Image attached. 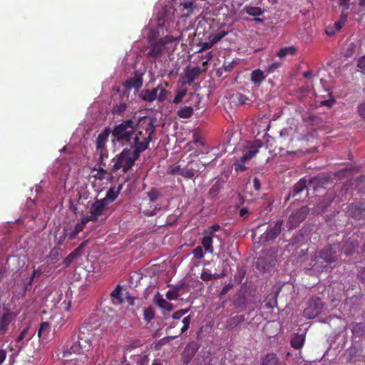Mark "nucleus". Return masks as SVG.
Segmentation results:
<instances>
[{
    "instance_id": "obj_40",
    "label": "nucleus",
    "mask_w": 365,
    "mask_h": 365,
    "mask_svg": "<svg viewBox=\"0 0 365 365\" xmlns=\"http://www.w3.org/2000/svg\"><path fill=\"white\" fill-rule=\"evenodd\" d=\"M155 313L154 309L150 306L144 309L143 319L147 322H150L155 318Z\"/></svg>"
},
{
    "instance_id": "obj_23",
    "label": "nucleus",
    "mask_w": 365,
    "mask_h": 365,
    "mask_svg": "<svg viewBox=\"0 0 365 365\" xmlns=\"http://www.w3.org/2000/svg\"><path fill=\"white\" fill-rule=\"evenodd\" d=\"M192 171L193 172L195 178L198 177L200 173L205 171L207 163L202 162L200 160H192L188 163Z\"/></svg>"
},
{
    "instance_id": "obj_28",
    "label": "nucleus",
    "mask_w": 365,
    "mask_h": 365,
    "mask_svg": "<svg viewBox=\"0 0 365 365\" xmlns=\"http://www.w3.org/2000/svg\"><path fill=\"white\" fill-rule=\"evenodd\" d=\"M223 182L217 180L210 187L208 192V196L210 198L214 200L216 199L223 187Z\"/></svg>"
},
{
    "instance_id": "obj_16",
    "label": "nucleus",
    "mask_w": 365,
    "mask_h": 365,
    "mask_svg": "<svg viewBox=\"0 0 365 365\" xmlns=\"http://www.w3.org/2000/svg\"><path fill=\"white\" fill-rule=\"evenodd\" d=\"M16 314L7 311L0 317V336L4 335L9 330L10 324L16 319Z\"/></svg>"
},
{
    "instance_id": "obj_8",
    "label": "nucleus",
    "mask_w": 365,
    "mask_h": 365,
    "mask_svg": "<svg viewBox=\"0 0 365 365\" xmlns=\"http://www.w3.org/2000/svg\"><path fill=\"white\" fill-rule=\"evenodd\" d=\"M263 143L260 140L253 141L248 147V150L245 152L239 160L234 163L235 170L237 172H243L247 168L245 163L251 160L258 153L259 149L262 148Z\"/></svg>"
},
{
    "instance_id": "obj_27",
    "label": "nucleus",
    "mask_w": 365,
    "mask_h": 365,
    "mask_svg": "<svg viewBox=\"0 0 365 365\" xmlns=\"http://www.w3.org/2000/svg\"><path fill=\"white\" fill-rule=\"evenodd\" d=\"M245 320L244 315H236L230 317L226 322V328L228 329H233Z\"/></svg>"
},
{
    "instance_id": "obj_56",
    "label": "nucleus",
    "mask_w": 365,
    "mask_h": 365,
    "mask_svg": "<svg viewBox=\"0 0 365 365\" xmlns=\"http://www.w3.org/2000/svg\"><path fill=\"white\" fill-rule=\"evenodd\" d=\"M66 228L64 227L63 230V232L62 234L59 236V237H56V245L57 246H61L63 242H64V240L68 238V236L67 235H66Z\"/></svg>"
},
{
    "instance_id": "obj_34",
    "label": "nucleus",
    "mask_w": 365,
    "mask_h": 365,
    "mask_svg": "<svg viewBox=\"0 0 365 365\" xmlns=\"http://www.w3.org/2000/svg\"><path fill=\"white\" fill-rule=\"evenodd\" d=\"M305 336L303 334H295L293 338L291 339L290 344L291 346L296 349H299L302 348L304 344Z\"/></svg>"
},
{
    "instance_id": "obj_48",
    "label": "nucleus",
    "mask_w": 365,
    "mask_h": 365,
    "mask_svg": "<svg viewBox=\"0 0 365 365\" xmlns=\"http://www.w3.org/2000/svg\"><path fill=\"white\" fill-rule=\"evenodd\" d=\"M159 88V94H157V99L159 102H163L168 98V91L165 88L162 87L160 85Z\"/></svg>"
},
{
    "instance_id": "obj_42",
    "label": "nucleus",
    "mask_w": 365,
    "mask_h": 365,
    "mask_svg": "<svg viewBox=\"0 0 365 365\" xmlns=\"http://www.w3.org/2000/svg\"><path fill=\"white\" fill-rule=\"evenodd\" d=\"M50 331L49 324L46 322H43L41 323L39 326V329L38 331V336L39 337H42L48 334Z\"/></svg>"
},
{
    "instance_id": "obj_21",
    "label": "nucleus",
    "mask_w": 365,
    "mask_h": 365,
    "mask_svg": "<svg viewBox=\"0 0 365 365\" xmlns=\"http://www.w3.org/2000/svg\"><path fill=\"white\" fill-rule=\"evenodd\" d=\"M159 88L160 86H158L152 90L143 89L139 93V97L143 101L152 103L157 99V93L158 92Z\"/></svg>"
},
{
    "instance_id": "obj_53",
    "label": "nucleus",
    "mask_w": 365,
    "mask_h": 365,
    "mask_svg": "<svg viewBox=\"0 0 365 365\" xmlns=\"http://www.w3.org/2000/svg\"><path fill=\"white\" fill-rule=\"evenodd\" d=\"M190 321H191V317L190 315L183 318V319H182L183 326L181 328V333L185 332L189 329L190 324Z\"/></svg>"
},
{
    "instance_id": "obj_10",
    "label": "nucleus",
    "mask_w": 365,
    "mask_h": 365,
    "mask_svg": "<svg viewBox=\"0 0 365 365\" xmlns=\"http://www.w3.org/2000/svg\"><path fill=\"white\" fill-rule=\"evenodd\" d=\"M323 307L324 304L319 298L309 299L303 312V315L307 319H314L322 313Z\"/></svg>"
},
{
    "instance_id": "obj_7",
    "label": "nucleus",
    "mask_w": 365,
    "mask_h": 365,
    "mask_svg": "<svg viewBox=\"0 0 365 365\" xmlns=\"http://www.w3.org/2000/svg\"><path fill=\"white\" fill-rule=\"evenodd\" d=\"M146 195L149 199V203L143 204L140 207L141 212L147 216L152 217L155 215L162 208L160 204L153 205L151 203L156 202L160 197H163V194L155 187H152Z\"/></svg>"
},
{
    "instance_id": "obj_49",
    "label": "nucleus",
    "mask_w": 365,
    "mask_h": 365,
    "mask_svg": "<svg viewBox=\"0 0 365 365\" xmlns=\"http://www.w3.org/2000/svg\"><path fill=\"white\" fill-rule=\"evenodd\" d=\"M351 330L354 334L362 335L363 334H364L363 325L361 323H356L353 324Z\"/></svg>"
},
{
    "instance_id": "obj_11",
    "label": "nucleus",
    "mask_w": 365,
    "mask_h": 365,
    "mask_svg": "<svg viewBox=\"0 0 365 365\" xmlns=\"http://www.w3.org/2000/svg\"><path fill=\"white\" fill-rule=\"evenodd\" d=\"M309 208L307 206L294 210L287 220L289 229L292 230L297 227L303 222L309 213Z\"/></svg>"
},
{
    "instance_id": "obj_41",
    "label": "nucleus",
    "mask_w": 365,
    "mask_h": 365,
    "mask_svg": "<svg viewBox=\"0 0 365 365\" xmlns=\"http://www.w3.org/2000/svg\"><path fill=\"white\" fill-rule=\"evenodd\" d=\"M356 247V245L353 242L347 241L344 245L342 250L346 255H350L354 252Z\"/></svg>"
},
{
    "instance_id": "obj_1",
    "label": "nucleus",
    "mask_w": 365,
    "mask_h": 365,
    "mask_svg": "<svg viewBox=\"0 0 365 365\" xmlns=\"http://www.w3.org/2000/svg\"><path fill=\"white\" fill-rule=\"evenodd\" d=\"M341 250L340 243H333L317 251L312 259V269L317 273L331 272L336 266Z\"/></svg>"
},
{
    "instance_id": "obj_31",
    "label": "nucleus",
    "mask_w": 365,
    "mask_h": 365,
    "mask_svg": "<svg viewBox=\"0 0 365 365\" xmlns=\"http://www.w3.org/2000/svg\"><path fill=\"white\" fill-rule=\"evenodd\" d=\"M266 78V76L264 74V72L260 69L254 70L251 73L250 79L251 81L259 85Z\"/></svg>"
},
{
    "instance_id": "obj_13",
    "label": "nucleus",
    "mask_w": 365,
    "mask_h": 365,
    "mask_svg": "<svg viewBox=\"0 0 365 365\" xmlns=\"http://www.w3.org/2000/svg\"><path fill=\"white\" fill-rule=\"evenodd\" d=\"M283 220H277L274 226H269L267 230L261 235V240L264 242H269L275 240L281 233Z\"/></svg>"
},
{
    "instance_id": "obj_3",
    "label": "nucleus",
    "mask_w": 365,
    "mask_h": 365,
    "mask_svg": "<svg viewBox=\"0 0 365 365\" xmlns=\"http://www.w3.org/2000/svg\"><path fill=\"white\" fill-rule=\"evenodd\" d=\"M133 143L130 148H133V152L137 156L149 148L150 143L153 140L155 135V127L153 120L148 123L143 121L137 128Z\"/></svg>"
},
{
    "instance_id": "obj_58",
    "label": "nucleus",
    "mask_w": 365,
    "mask_h": 365,
    "mask_svg": "<svg viewBox=\"0 0 365 365\" xmlns=\"http://www.w3.org/2000/svg\"><path fill=\"white\" fill-rule=\"evenodd\" d=\"M120 294H121V287L120 285H118L115 289L111 292L110 296L118 299L120 302H122L120 299Z\"/></svg>"
},
{
    "instance_id": "obj_54",
    "label": "nucleus",
    "mask_w": 365,
    "mask_h": 365,
    "mask_svg": "<svg viewBox=\"0 0 365 365\" xmlns=\"http://www.w3.org/2000/svg\"><path fill=\"white\" fill-rule=\"evenodd\" d=\"M192 254L194 255V257L196 259H202L204 257V253H203L202 247H200V246L196 247L192 250Z\"/></svg>"
},
{
    "instance_id": "obj_62",
    "label": "nucleus",
    "mask_w": 365,
    "mask_h": 365,
    "mask_svg": "<svg viewBox=\"0 0 365 365\" xmlns=\"http://www.w3.org/2000/svg\"><path fill=\"white\" fill-rule=\"evenodd\" d=\"M320 182L321 178L319 176H314L309 179L308 185H313V187L315 189V187L317 186Z\"/></svg>"
},
{
    "instance_id": "obj_33",
    "label": "nucleus",
    "mask_w": 365,
    "mask_h": 365,
    "mask_svg": "<svg viewBox=\"0 0 365 365\" xmlns=\"http://www.w3.org/2000/svg\"><path fill=\"white\" fill-rule=\"evenodd\" d=\"M307 187V180L304 178H301L294 186L292 195L293 197H297Z\"/></svg>"
},
{
    "instance_id": "obj_60",
    "label": "nucleus",
    "mask_w": 365,
    "mask_h": 365,
    "mask_svg": "<svg viewBox=\"0 0 365 365\" xmlns=\"http://www.w3.org/2000/svg\"><path fill=\"white\" fill-rule=\"evenodd\" d=\"M200 278L203 280V281H210V280H212V274L210 273V272L207 269H203L201 274H200Z\"/></svg>"
},
{
    "instance_id": "obj_4",
    "label": "nucleus",
    "mask_w": 365,
    "mask_h": 365,
    "mask_svg": "<svg viewBox=\"0 0 365 365\" xmlns=\"http://www.w3.org/2000/svg\"><path fill=\"white\" fill-rule=\"evenodd\" d=\"M140 156L135 155V153L131 150V148H124L118 155L112 160L113 165L110 168V173H115L122 168L123 173H128L132 169L136 160L139 159Z\"/></svg>"
},
{
    "instance_id": "obj_57",
    "label": "nucleus",
    "mask_w": 365,
    "mask_h": 365,
    "mask_svg": "<svg viewBox=\"0 0 365 365\" xmlns=\"http://www.w3.org/2000/svg\"><path fill=\"white\" fill-rule=\"evenodd\" d=\"M99 153V158L98 160L97 165L105 166L106 163H104V160L108 158V152H98Z\"/></svg>"
},
{
    "instance_id": "obj_9",
    "label": "nucleus",
    "mask_w": 365,
    "mask_h": 365,
    "mask_svg": "<svg viewBox=\"0 0 365 365\" xmlns=\"http://www.w3.org/2000/svg\"><path fill=\"white\" fill-rule=\"evenodd\" d=\"M108 203L105 200L96 199L90 207V215L82 217L87 223L90 221L96 222L98 217L103 214V212L108 209Z\"/></svg>"
},
{
    "instance_id": "obj_2",
    "label": "nucleus",
    "mask_w": 365,
    "mask_h": 365,
    "mask_svg": "<svg viewBox=\"0 0 365 365\" xmlns=\"http://www.w3.org/2000/svg\"><path fill=\"white\" fill-rule=\"evenodd\" d=\"M159 31H156L153 29H150L148 35L149 46L147 53V58L151 63H155L157 59L161 57L165 53L166 45L174 42L180 41L182 38V33L179 31L175 35H166L163 38H158Z\"/></svg>"
},
{
    "instance_id": "obj_55",
    "label": "nucleus",
    "mask_w": 365,
    "mask_h": 365,
    "mask_svg": "<svg viewBox=\"0 0 365 365\" xmlns=\"http://www.w3.org/2000/svg\"><path fill=\"white\" fill-rule=\"evenodd\" d=\"M214 46V43H212L211 40H209V41L203 42L202 43L200 46V49L197 51V53H200L203 51L208 50Z\"/></svg>"
},
{
    "instance_id": "obj_5",
    "label": "nucleus",
    "mask_w": 365,
    "mask_h": 365,
    "mask_svg": "<svg viewBox=\"0 0 365 365\" xmlns=\"http://www.w3.org/2000/svg\"><path fill=\"white\" fill-rule=\"evenodd\" d=\"M138 123L132 119L123 120L120 123L115 125L110 133L118 143H128L135 134L138 128Z\"/></svg>"
},
{
    "instance_id": "obj_6",
    "label": "nucleus",
    "mask_w": 365,
    "mask_h": 365,
    "mask_svg": "<svg viewBox=\"0 0 365 365\" xmlns=\"http://www.w3.org/2000/svg\"><path fill=\"white\" fill-rule=\"evenodd\" d=\"M307 140L306 136L300 137L297 133H294L292 136L281 135V144L284 146L283 149L286 150L289 155L304 153L303 145Z\"/></svg>"
},
{
    "instance_id": "obj_35",
    "label": "nucleus",
    "mask_w": 365,
    "mask_h": 365,
    "mask_svg": "<svg viewBox=\"0 0 365 365\" xmlns=\"http://www.w3.org/2000/svg\"><path fill=\"white\" fill-rule=\"evenodd\" d=\"M279 359L276 354L268 353L262 360V365H278Z\"/></svg>"
},
{
    "instance_id": "obj_22",
    "label": "nucleus",
    "mask_w": 365,
    "mask_h": 365,
    "mask_svg": "<svg viewBox=\"0 0 365 365\" xmlns=\"http://www.w3.org/2000/svg\"><path fill=\"white\" fill-rule=\"evenodd\" d=\"M87 241L83 242L76 249L72 251L64 259L63 264L66 267H68L73 260L82 255V250L85 247Z\"/></svg>"
},
{
    "instance_id": "obj_59",
    "label": "nucleus",
    "mask_w": 365,
    "mask_h": 365,
    "mask_svg": "<svg viewBox=\"0 0 365 365\" xmlns=\"http://www.w3.org/2000/svg\"><path fill=\"white\" fill-rule=\"evenodd\" d=\"M282 66L281 62H273L267 66L269 73H274L276 70Z\"/></svg>"
},
{
    "instance_id": "obj_15",
    "label": "nucleus",
    "mask_w": 365,
    "mask_h": 365,
    "mask_svg": "<svg viewBox=\"0 0 365 365\" xmlns=\"http://www.w3.org/2000/svg\"><path fill=\"white\" fill-rule=\"evenodd\" d=\"M199 346L195 342H190L187 344L181 355V361L183 364H190L196 352L198 351Z\"/></svg>"
},
{
    "instance_id": "obj_52",
    "label": "nucleus",
    "mask_w": 365,
    "mask_h": 365,
    "mask_svg": "<svg viewBox=\"0 0 365 365\" xmlns=\"http://www.w3.org/2000/svg\"><path fill=\"white\" fill-rule=\"evenodd\" d=\"M182 168H181L179 165H173L168 168V173L172 175L178 174L181 175Z\"/></svg>"
},
{
    "instance_id": "obj_63",
    "label": "nucleus",
    "mask_w": 365,
    "mask_h": 365,
    "mask_svg": "<svg viewBox=\"0 0 365 365\" xmlns=\"http://www.w3.org/2000/svg\"><path fill=\"white\" fill-rule=\"evenodd\" d=\"M233 287V284L232 283H229L223 287L222 290L220 292V296L222 297L225 296L229 291Z\"/></svg>"
},
{
    "instance_id": "obj_25",
    "label": "nucleus",
    "mask_w": 365,
    "mask_h": 365,
    "mask_svg": "<svg viewBox=\"0 0 365 365\" xmlns=\"http://www.w3.org/2000/svg\"><path fill=\"white\" fill-rule=\"evenodd\" d=\"M153 300L162 309L170 312L174 309L173 304L166 301L159 292L156 294Z\"/></svg>"
},
{
    "instance_id": "obj_43",
    "label": "nucleus",
    "mask_w": 365,
    "mask_h": 365,
    "mask_svg": "<svg viewBox=\"0 0 365 365\" xmlns=\"http://www.w3.org/2000/svg\"><path fill=\"white\" fill-rule=\"evenodd\" d=\"M181 176L186 179L195 178L188 163L182 168Z\"/></svg>"
},
{
    "instance_id": "obj_38",
    "label": "nucleus",
    "mask_w": 365,
    "mask_h": 365,
    "mask_svg": "<svg viewBox=\"0 0 365 365\" xmlns=\"http://www.w3.org/2000/svg\"><path fill=\"white\" fill-rule=\"evenodd\" d=\"M213 238L211 237V236L205 235L202 239V245L205 250V251L212 253L213 252Z\"/></svg>"
},
{
    "instance_id": "obj_30",
    "label": "nucleus",
    "mask_w": 365,
    "mask_h": 365,
    "mask_svg": "<svg viewBox=\"0 0 365 365\" xmlns=\"http://www.w3.org/2000/svg\"><path fill=\"white\" fill-rule=\"evenodd\" d=\"M297 53V48L294 46L281 48L277 53V56L280 58H285L287 56H294Z\"/></svg>"
},
{
    "instance_id": "obj_47",
    "label": "nucleus",
    "mask_w": 365,
    "mask_h": 365,
    "mask_svg": "<svg viewBox=\"0 0 365 365\" xmlns=\"http://www.w3.org/2000/svg\"><path fill=\"white\" fill-rule=\"evenodd\" d=\"M228 34L227 31H222L215 34L214 36H209V40H211L214 45L223 38Z\"/></svg>"
},
{
    "instance_id": "obj_14",
    "label": "nucleus",
    "mask_w": 365,
    "mask_h": 365,
    "mask_svg": "<svg viewBox=\"0 0 365 365\" xmlns=\"http://www.w3.org/2000/svg\"><path fill=\"white\" fill-rule=\"evenodd\" d=\"M110 134V128H105L103 131L98 135L96 141V147L97 152H108L107 149V142Z\"/></svg>"
},
{
    "instance_id": "obj_32",
    "label": "nucleus",
    "mask_w": 365,
    "mask_h": 365,
    "mask_svg": "<svg viewBox=\"0 0 365 365\" xmlns=\"http://www.w3.org/2000/svg\"><path fill=\"white\" fill-rule=\"evenodd\" d=\"M120 187H118V189H116L115 187L109 188L106 192V197L102 200H105L108 204L109 202H113L118 197L120 193Z\"/></svg>"
},
{
    "instance_id": "obj_45",
    "label": "nucleus",
    "mask_w": 365,
    "mask_h": 365,
    "mask_svg": "<svg viewBox=\"0 0 365 365\" xmlns=\"http://www.w3.org/2000/svg\"><path fill=\"white\" fill-rule=\"evenodd\" d=\"M187 88H182L180 91H178L173 101V103L177 105L181 103L183 98L187 95Z\"/></svg>"
},
{
    "instance_id": "obj_37",
    "label": "nucleus",
    "mask_w": 365,
    "mask_h": 365,
    "mask_svg": "<svg viewBox=\"0 0 365 365\" xmlns=\"http://www.w3.org/2000/svg\"><path fill=\"white\" fill-rule=\"evenodd\" d=\"M194 110L191 106H184L180 108L177 115L180 118H190L193 114Z\"/></svg>"
},
{
    "instance_id": "obj_19",
    "label": "nucleus",
    "mask_w": 365,
    "mask_h": 365,
    "mask_svg": "<svg viewBox=\"0 0 365 365\" xmlns=\"http://www.w3.org/2000/svg\"><path fill=\"white\" fill-rule=\"evenodd\" d=\"M78 344H73L70 349H66L63 351V357H68L72 354H76L80 351L81 349H88L91 347V344L90 340H85V343L86 344H83L82 341L83 338L79 337Z\"/></svg>"
},
{
    "instance_id": "obj_50",
    "label": "nucleus",
    "mask_w": 365,
    "mask_h": 365,
    "mask_svg": "<svg viewBox=\"0 0 365 365\" xmlns=\"http://www.w3.org/2000/svg\"><path fill=\"white\" fill-rule=\"evenodd\" d=\"M220 229V226L218 224H214L208 227V230L207 232V236H211L212 238L215 237V233L219 231Z\"/></svg>"
},
{
    "instance_id": "obj_36",
    "label": "nucleus",
    "mask_w": 365,
    "mask_h": 365,
    "mask_svg": "<svg viewBox=\"0 0 365 365\" xmlns=\"http://www.w3.org/2000/svg\"><path fill=\"white\" fill-rule=\"evenodd\" d=\"M242 11L252 16H259L264 13V11L260 7L251 6L248 5H246L243 8Z\"/></svg>"
},
{
    "instance_id": "obj_64",
    "label": "nucleus",
    "mask_w": 365,
    "mask_h": 365,
    "mask_svg": "<svg viewBox=\"0 0 365 365\" xmlns=\"http://www.w3.org/2000/svg\"><path fill=\"white\" fill-rule=\"evenodd\" d=\"M358 113L359 114V115L365 120V102L364 103H361L359 106H358Z\"/></svg>"
},
{
    "instance_id": "obj_39",
    "label": "nucleus",
    "mask_w": 365,
    "mask_h": 365,
    "mask_svg": "<svg viewBox=\"0 0 365 365\" xmlns=\"http://www.w3.org/2000/svg\"><path fill=\"white\" fill-rule=\"evenodd\" d=\"M61 256V248L59 246L56 245L50 252V260L53 262H56L60 259Z\"/></svg>"
},
{
    "instance_id": "obj_18",
    "label": "nucleus",
    "mask_w": 365,
    "mask_h": 365,
    "mask_svg": "<svg viewBox=\"0 0 365 365\" xmlns=\"http://www.w3.org/2000/svg\"><path fill=\"white\" fill-rule=\"evenodd\" d=\"M348 213L356 220L363 219L365 217V207L362 203L351 204L348 207Z\"/></svg>"
},
{
    "instance_id": "obj_12",
    "label": "nucleus",
    "mask_w": 365,
    "mask_h": 365,
    "mask_svg": "<svg viewBox=\"0 0 365 365\" xmlns=\"http://www.w3.org/2000/svg\"><path fill=\"white\" fill-rule=\"evenodd\" d=\"M32 336L33 334L30 333V328L29 327H25L16 338L14 344L11 343V350L20 351Z\"/></svg>"
},
{
    "instance_id": "obj_61",
    "label": "nucleus",
    "mask_w": 365,
    "mask_h": 365,
    "mask_svg": "<svg viewBox=\"0 0 365 365\" xmlns=\"http://www.w3.org/2000/svg\"><path fill=\"white\" fill-rule=\"evenodd\" d=\"M357 67L361 69V72L365 74V55L360 57L358 60Z\"/></svg>"
},
{
    "instance_id": "obj_44",
    "label": "nucleus",
    "mask_w": 365,
    "mask_h": 365,
    "mask_svg": "<svg viewBox=\"0 0 365 365\" xmlns=\"http://www.w3.org/2000/svg\"><path fill=\"white\" fill-rule=\"evenodd\" d=\"M93 170L97 171L98 173L95 175V177L101 180L106 179V175L108 174L107 170H106L103 166L96 165L93 168Z\"/></svg>"
},
{
    "instance_id": "obj_26",
    "label": "nucleus",
    "mask_w": 365,
    "mask_h": 365,
    "mask_svg": "<svg viewBox=\"0 0 365 365\" xmlns=\"http://www.w3.org/2000/svg\"><path fill=\"white\" fill-rule=\"evenodd\" d=\"M201 69L200 67H192L185 72V83L188 85H192L195 80L200 75Z\"/></svg>"
},
{
    "instance_id": "obj_17",
    "label": "nucleus",
    "mask_w": 365,
    "mask_h": 365,
    "mask_svg": "<svg viewBox=\"0 0 365 365\" xmlns=\"http://www.w3.org/2000/svg\"><path fill=\"white\" fill-rule=\"evenodd\" d=\"M143 73H138V71H135L134 76L125 81L123 86L127 90L134 88L136 91H139L143 83Z\"/></svg>"
},
{
    "instance_id": "obj_20",
    "label": "nucleus",
    "mask_w": 365,
    "mask_h": 365,
    "mask_svg": "<svg viewBox=\"0 0 365 365\" xmlns=\"http://www.w3.org/2000/svg\"><path fill=\"white\" fill-rule=\"evenodd\" d=\"M87 222L81 218V222H78L74 227H66V233L68 236V240L69 241L73 240L78 233L83 231V230L85 228Z\"/></svg>"
},
{
    "instance_id": "obj_46",
    "label": "nucleus",
    "mask_w": 365,
    "mask_h": 365,
    "mask_svg": "<svg viewBox=\"0 0 365 365\" xmlns=\"http://www.w3.org/2000/svg\"><path fill=\"white\" fill-rule=\"evenodd\" d=\"M180 289V288L179 287H173V289H169L166 293V297L169 300H173V299H178V297H179Z\"/></svg>"
},
{
    "instance_id": "obj_51",
    "label": "nucleus",
    "mask_w": 365,
    "mask_h": 365,
    "mask_svg": "<svg viewBox=\"0 0 365 365\" xmlns=\"http://www.w3.org/2000/svg\"><path fill=\"white\" fill-rule=\"evenodd\" d=\"M126 108L127 104L125 103H120L113 107V112L120 114L125 111Z\"/></svg>"
},
{
    "instance_id": "obj_29",
    "label": "nucleus",
    "mask_w": 365,
    "mask_h": 365,
    "mask_svg": "<svg viewBox=\"0 0 365 365\" xmlns=\"http://www.w3.org/2000/svg\"><path fill=\"white\" fill-rule=\"evenodd\" d=\"M231 99L232 103H234L236 106L247 105L249 104V102L250 101L247 96L240 92H237L232 94Z\"/></svg>"
},
{
    "instance_id": "obj_24",
    "label": "nucleus",
    "mask_w": 365,
    "mask_h": 365,
    "mask_svg": "<svg viewBox=\"0 0 365 365\" xmlns=\"http://www.w3.org/2000/svg\"><path fill=\"white\" fill-rule=\"evenodd\" d=\"M195 8V5L192 1H187L182 3H180L179 5V9L181 13L182 17L187 18L189 17L193 12Z\"/></svg>"
}]
</instances>
